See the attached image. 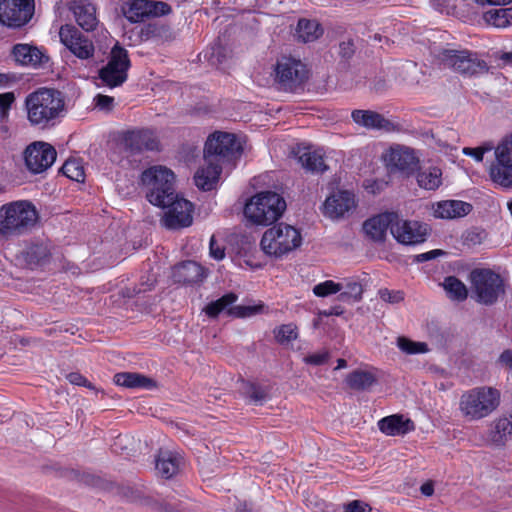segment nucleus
Masks as SVG:
<instances>
[{"label":"nucleus","instance_id":"obj_28","mask_svg":"<svg viewBox=\"0 0 512 512\" xmlns=\"http://www.w3.org/2000/svg\"><path fill=\"white\" fill-rule=\"evenodd\" d=\"M351 117L356 124L367 129H377L390 132L395 128V125L390 120L375 111L356 109L352 111Z\"/></svg>","mask_w":512,"mask_h":512},{"label":"nucleus","instance_id":"obj_32","mask_svg":"<svg viewBox=\"0 0 512 512\" xmlns=\"http://www.w3.org/2000/svg\"><path fill=\"white\" fill-rule=\"evenodd\" d=\"M180 460L176 453L160 451L156 458V470L163 478H172L179 471Z\"/></svg>","mask_w":512,"mask_h":512},{"label":"nucleus","instance_id":"obj_43","mask_svg":"<svg viewBox=\"0 0 512 512\" xmlns=\"http://www.w3.org/2000/svg\"><path fill=\"white\" fill-rule=\"evenodd\" d=\"M487 23L504 28L512 24V7L490 10L485 14Z\"/></svg>","mask_w":512,"mask_h":512},{"label":"nucleus","instance_id":"obj_40","mask_svg":"<svg viewBox=\"0 0 512 512\" xmlns=\"http://www.w3.org/2000/svg\"><path fill=\"white\" fill-rule=\"evenodd\" d=\"M170 27L158 21L149 22L140 27L138 36L141 41H149L152 39H160L167 36Z\"/></svg>","mask_w":512,"mask_h":512},{"label":"nucleus","instance_id":"obj_56","mask_svg":"<svg viewBox=\"0 0 512 512\" xmlns=\"http://www.w3.org/2000/svg\"><path fill=\"white\" fill-rule=\"evenodd\" d=\"M68 381L77 386L87 387L89 389H94V386L84 377L82 374L78 372H72L67 375Z\"/></svg>","mask_w":512,"mask_h":512},{"label":"nucleus","instance_id":"obj_2","mask_svg":"<svg viewBox=\"0 0 512 512\" xmlns=\"http://www.w3.org/2000/svg\"><path fill=\"white\" fill-rule=\"evenodd\" d=\"M38 212L28 200H18L0 207V236L18 237L28 233L37 223Z\"/></svg>","mask_w":512,"mask_h":512},{"label":"nucleus","instance_id":"obj_55","mask_svg":"<svg viewBox=\"0 0 512 512\" xmlns=\"http://www.w3.org/2000/svg\"><path fill=\"white\" fill-rule=\"evenodd\" d=\"M247 395L255 403L263 401L266 397L265 391L254 383L248 385Z\"/></svg>","mask_w":512,"mask_h":512},{"label":"nucleus","instance_id":"obj_12","mask_svg":"<svg viewBox=\"0 0 512 512\" xmlns=\"http://www.w3.org/2000/svg\"><path fill=\"white\" fill-rule=\"evenodd\" d=\"M489 175L492 181L502 187H512V132L495 147V162Z\"/></svg>","mask_w":512,"mask_h":512},{"label":"nucleus","instance_id":"obj_6","mask_svg":"<svg viewBox=\"0 0 512 512\" xmlns=\"http://www.w3.org/2000/svg\"><path fill=\"white\" fill-rule=\"evenodd\" d=\"M301 243L300 230L289 224L279 223L264 232L260 247L266 255L280 258L298 248Z\"/></svg>","mask_w":512,"mask_h":512},{"label":"nucleus","instance_id":"obj_26","mask_svg":"<svg viewBox=\"0 0 512 512\" xmlns=\"http://www.w3.org/2000/svg\"><path fill=\"white\" fill-rule=\"evenodd\" d=\"M379 430L387 436H403L415 430V423L402 414H393L378 421Z\"/></svg>","mask_w":512,"mask_h":512},{"label":"nucleus","instance_id":"obj_51","mask_svg":"<svg viewBox=\"0 0 512 512\" xmlns=\"http://www.w3.org/2000/svg\"><path fill=\"white\" fill-rule=\"evenodd\" d=\"M209 254L217 261H220L225 257V246L218 243L214 235L211 236L209 241Z\"/></svg>","mask_w":512,"mask_h":512},{"label":"nucleus","instance_id":"obj_46","mask_svg":"<svg viewBox=\"0 0 512 512\" xmlns=\"http://www.w3.org/2000/svg\"><path fill=\"white\" fill-rule=\"evenodd\" d=\"M397 344L401 351L409 355L422 354L429 350L425 342H415L404 336L398 338Z\"/></svg>","mask_w":512,"mask_h":512},{"label":"nucleus","instance_id":"obj_49","mask_svg":"<svg viewBox=\"0 0 512 512\" xmlns=\"http://www.w3.org/2000/svg\"><path fill=\"white\" fill-rule=\"evenodd\" d=\"M380 299L390 304H398L405 298V294L402 290H390L388 288H382L378 291Z\"/></svg>","mask_w":512,"mask_h":512},{"label":"nucleus","instance_id":"obj_63","mask_svg":"<svg viewBox=\"0 0 512 512\" xmlns=\"http://www.w3.org/2000/svg\"><path fill=\"white\" fill-rule=\"evenodd\" d=\"M499 359L504 365L512 369V350H505L502 352Z\"/></svg>","mask_w":512,"mask_h":512},{"label":"nucleus","instance_id":"obj_30","mask_svg":"<svg viewBox=\"0 0 512 512\" xmlns=\"http://www.w3.org/2000/svg\"><path fill=\"white\" fill-rule=\"evenodd\" d=\"M488 439L495 447H504L509 440H512V414L493 421Z\"/></svg>","mask_w":512,"mask_h":512},{"label":"nucleus","instance_id":"obj_58","mask_svg":"<svg viewBox=\"0 0 512 512\" xmlns=\"http://www.w3.org/2000/svg\"><path fill=\"white\" fill-rule=\"evenodd\" d=\"M445 252L441 249L430 250L425 253L418 254L414 257V261L417 263H423L437 258L438 256L444 255Z\"/></svg>","mask_w":512,"mask_h":512},{"label":"nucleus","instance_id":"obj_60","mask_svg":"<svg viewBox=\"0 0 512 512\" xmlns=\"http://www.w3.org/2000/svg\"><path fill=\"white\" fill-rule=\"evenodd\" d=\"M156 284V278L155 277H148L147 281L141 282L135 289L134 292L136 294L144 293L147 291H150L154 288Z\"/></svg>","mask_w":512,"mask_h":512},{"label":"nucleus","instance_id":"obj_62","mask_svg":"<svg viewBox=\"0 0 512 512\" xmlns=\"http://www.w3.org/2000/svg\"><path fill=\"white\" fill-rule=\"evenodd\" d=\"M343 313H344L343 307L339 306V305H336V306H331L327 310H323L321 312V315L326 316V317H329V316H341Z\"/></svg>","mask_w":512,"mask_h":512},{"label":"nucleus","instance_id":"obj_22","mask_svg":"<svg viewBox=\"0 0 512 512\" xmlns=\"http://www.w3.org/2000/svg\"><path fill=\"white\" fill-rule=\"evenodd\" d=\"M355 207V195L346 190H339L325 200L324 213L330 218H339Z\"/></svg>","mask_w":512,"mask_h":512},{"label":"nucleus","instance_id":"obj_3","mask_svg":"<svg viewBox=\"0 0 512 512\" xmlns=\"http://www.w3.org/2000/svg\"><path fill=\"white\" fill-rule=\"evenodd\" d=\"M174 172L162 165L145 169L141 182L146 189V198L154 206L165 207L178 194L175 189Z\"/></svg>","mask_w":512,"mask_h":512},{"label":"nucleus","instance_id":"obj_35","mask_svg":"<svg viewBox=\"0 0 512 512\" xmlns=\"http://www.w3.org/2000/svg\"><path fill=\"white\" fill-rule=\"evenodd\" d=\"M342 287L338 299L343 302H358L362 299L363 285L356 277L344 278L339 282Z\"/></svg>","mask_w":512,"mask_h":512},{"label":"nucleus","instance_id":"obj_25","mask_svg":"<svg viewBox=\"0 0 512 512\" xmlns=\"http://www.w3.org/2000/svg\"><path fill=\"white\" fill-rule=\"evenodd\" d=\"M71 11L77 24L85 31H94L99 24L96 16V6L89 0H73Z\"/></svg>","mask_w":512,"mask_h":512},{"label":"nucleus","instance_id":"obj_33","mask_svg":"<svg viewBox=\"0 0 512 512\" xmlns=\"http://www.w3.org/2000/svg\"><path fill=\"white\" fill-rule=\"evenodd\" d=\"M114 383L125 388H152L155 386L153 379L133 372L116 373Z\"/></svg>","mask_w":512,"mask_h":512},{"label":"nucleus","instance_id":"obj_5","mask_svg":"<svg viewBox=\"0 0 512 512\" xmlns=\"http://www.w3.org/2000/svg\"><path fill=\"white\" fill-rule=\"evenodd\" d=\"M501 395L493 387H475L464 392L460 397L459 410L469 421L488 417L500 405Z\"/></svg>","mask_w":512,"mask_h":512},{"label":"nucleus","instance_id":"obj_15","mask_svg":"<svg viewBox=\"0 0 512 512\" xmlns=\"http://www.w3.org/2000/svg\"><path fill=\"white\" fill-rule=\"evenodd\" d=\"M61 43L78 59H92L95 54L93 41L71 24L62 25L59 30Z\"/></svg>","mask_w":512,"mask_h":512},{"label":"nucleus","instance_id":"obj_50","mask_svg":"<svg viewBox=\"0 0 512 512\" xmlns=\"http://www.w3.org/2000/svg\"><path fill=\"white\" fill-rule=\"evenodd\" d=\"M486 236L487 234L485 230L473 228L466 231V233L463 236V240L464 243L467 245H478L485 240Z\"/></svg>","mask_w":512,"mask_h":512},{"label":"nucleus","instance_id":"obj_24","mask_svg":"<svg viewBox=\"0 0 512 512\" xmlns=\"http://www.w3.org/2000/svg\"><path fill=\"white\" fill-rule=\"evenodd\" d=\"M173 277L177 283L193 285L203 282L207 269L199 263L187 260L174 267Z\"/></svg>","mask_w":512,"mask_h":512},{"label":"nucleus","instance_id":"obj_20","mask_svg":"<svg viewBox=\"0 0 512 512\" xmlns=\"http://www.w3.org/2000/svg\"><path fill=\"white\" fill-rule=\"evenodd\" d=\"M162 208L166 209L163 222L169 229L188 227L193 222V204L179 195Z\"/></svg>","mask_w":512,"mask_h":512},{"label":"nucleus","instance_id":"obj_38","mask_svg":"<svg viewBox=\"0 0 512 512\" xmlns=\"http://www.w3.org/2000/svg\"><path fill=\"white\" fill-rule=\"evenodd\" d=\"M418 185L425 190H436L442 184V171L438 167H429L417 174Z\"/></svg>","mask_w":512,"mask_h":512},{"label":"nucleus","instance_id":"obj_45","mask_svg":"<svg viewBox=\"0 0 512 512\" xmlns=\"http://www.w3.org/2000/svg\"><path fill=\"white\" fill-rule=\"evenodd\" d=\"M273 334L279 344H284L298 338V328L293 323L282 324L273 330Z\"/></svg>","mask_w":512,"mask_h":512},{"label":"nucleus","instance_id":"obj_34","mask_svg":"<svg viewBox=\"0 0 512 512\" xmlns=\"http://www.w3.org/2000/svg\"><path fill=\"white\" fill-rule=\"evenodd\" d=\"M376 381V377L372 372L361 369L350 372L345 378L347 386L355 391L367 390L375 384Z\"/></svg>","mask_w":512,"mask_h":512},{"label":"nucleus","instance_id":"obj_11","mask_svg":"<svg viewBox=\"0 0 512 512\" xmlns=\"http://www.w3.org/2000/svg\"><path fill=\"white\" fill-rule=\"evenodd\" d=\"M242 151L243 148L234 134L215 132L205 142L204 159L222 162L240 156Z\"/></svg>","mask_w":512,"mask_h":512},{"label":"nucleus","instance_id":"obj_19","mask_svg":"<svg viewBox=\"0 0 512 512\" xmlns=\"http://www.w3.org/2000/svg\"><path fill=\"white\" fill-rule=\"evenodd\" d=\"M57 157L55 148L46 142H34L25 150V164L33 174H39L52 166Z\"/></svg>","mask_w":512,"mask_h":512},{"label":"nucleus","instance_id":"obj_64","mask_svg":"<svg viewBox=\"0 0 512 512\" xmlns=\"http://www.w3.org/2000/svg\"><path fill=\"white\" fill-rule=\"evenodd\" d=\"M420 491L425 496H432L434 493V485L431 481L425 482L421 485Z\"/></svg>","mask_w":512,"mask_h":512},{"label":"nucleus","instance_id":"obj_8","mask_svg":"<svg viewBox=\"0 0 512 512\" xmlns=\"http://www.w3.org/2000/svg\"><path fill=\"white\" fill-rule=\"evenodd\" d=\"M309 78V70L301 60L291 56L280 57L274 67V81L279 89L295 92Z\"/></svg>","mask_w":512,"mask_h":512},{"label":"nucleus","instance_id":"obj_4","mask_svg":"<svg viewBox=\"0 0 512 512\" xmlns=\"http://www.w3.org/2000/svg\"><path fill=\"white\" fill-rule=\"evenodd\" d=\"M286 209L285 199L273 191H262L252 196L244 206L245 217L256 225L275 223Z\"/></svg>","mask_w":512,"mask_h":512},{"label":"nucleus","instance_id":"obj_53","mask_svg":"<svg viewBox=\"0 0 512 512\" xmlns=\"http://www.w3.org/2000/svg\"><path fill=\"white\" fill-rule=\"evenodd\" d=\"M355 54V45L353 40L342 41L339 44V56L344 60H350Z\"/></svg>","mask_w":512,"mask_h":512},{"label":"nucleus","instance_id":"obj_14","mask_svg":"<svg viewBox=\"0 0 512 512\" xmlns=\"http://www.w3.org/2000/svg\"><path fill=\"white\" fill-rule=\"evenodd\" d=\"M34 0H0V23L19 28L27 24L34 14Z\"/></svg>","mask_w":512,"mask_h":512},{"label":"nucleus","instance_id":"obj_57","mask_svg":"<svg viewBox=\"0 0 512 512\" xmlns=\"http://www.w3.org/2000/svg\"><path fill=\"white\" fill-rule=\"evenodd\" d=\"M329 359L328 352L313 353L304 358L305 363L319 366L325 364Z\"/></svg>","mask_w":512,"mask_h":512},{"label":"nucleus","instance_id":"obj_44","mask_svg":"<svg viewBox=\"0 0 512 512\" xmlns=\"http://www.w3.org/2000/svg\"><path fill=\"white\" fill-rule=\"evenodd\" d=\"M61 172L73 181L84 182L85 180V170L80 159L66 160L61 167Z\"/></svg>","mask_w":512,"mask_h":512},{"label":"nucleus","instance_id":"obj_23","mask_svg":"<svg viewBox=\"0 0 512 512\" xmlns=\"http://www.w3.org/2000/svg\"><path fill=\"white\" fill-rule=\"evenodd\" d=\"M26 267L33 270L45 266L51 258L50 246L44 241L29 243L21 252Z\"/></svg>","mask_w":512,"mask_h":512},{"label":"nucleus","instance_id":"obj_16","mask_svg":"<svg viewBox=\"0 0 512 512\" xmlns=\"http://www.w3.org/2000/svg\"><path fill=\"white\" fill-rule=\"evenodd\" d=\"M125 18L131 23H138L149 17H160L171 13L169 4L154 0H131L122 6Z\"/></svg>","mask_w":512,"mask_h":512},{"label":"nucleus","instance_id":"obj_21","mask_svg":"<svg viewBox=\"0 0 512 512\" xmlns=\"http://www.w3.org/2000/svg\"><path fill=\"white\" fill-rule=\"evenodd\" d=\"M398 218L395 212H384L367 219L363 224L365 234L375 242H382L386 238L387 230H391L393 222Z\"/></svg>","mask_w":512,"mask_h":512},{"label":"nucleus","instance_id":"obj_13","mask_svg":"<svg viewBox=\"0 0 512 512\" xmlns=\"http://www.w3.org/2000/svg\"><path fill=\"white\" fill-rule=\"evenodd\" d=\"M382 160L390 170L399 171L407 176L414 174L420 163L413 148L400 144L390 146L382 154Z\"/></svg>","mask_w":512,"mask_h":512},{"label":"nucleus","instance_id":"obj_47","mask_svg":"<svg viewBox=\"0 0 512 512\" xmlns=\"http://www.w3.org/2000/svg\"><path fill=\"white\" fill-rule=\"evenodd\" d=\"M341 290L342 287L339 286V282H334L333 280H325L313 287V293L317 297H327L336 294Z\"/></svg>","mask_w":512,"mask_h":512},{"label":"nucleus","instance_id":"obj_41","mask_svg":"<svg viewBox=\"0 0 512 512\" xmlns=\"http://www.w3.org/2000/svg\"><path fill=\"white\" fill-rule=\"evenodd\" d=\"M443 287L449 298L456 301H464L467 299L468 290L465 284L456 276H448L444 279Z\"/></svg>","mask_w":512,"mask_h":512},{"label":"nucleus","instance_id":"obj_52","mask_svg":"<svg viewBox=\"0 0 512 512\" xmlns=\"http://www.w3.org/2000/svg\"><path fill=\"white\" fill-rule=\"evenodd\" d=\"M388 182L380 179H366L363 183V187L368 193L378 194L380 193L386 186Z\"/></svg>","mask_w":512,"mask_h":512},{"label":"nucleus","instance_id":"obj_27","mask_svg":"<svg viewBox=\"0 0 512 512\" xmlns=\"http://www.w3.org/2000/svg\"><path fill=\"white\" fill-rule=\"evenodd\" d=\"M206 165L200 167L194 176L195 185L203 191L213 190L220 178L222 167L214 159H204Z\"/></svg>","mask_w":512,"mask_h":512},{"label":"nucleus","instance_id":"obj_18","mask_svg":"<svg viewBox=\"0 0 512 512\" xmlns=\"http://www.w3.org/2000/svg\"><path fill=\"white\" fill-rule=\"evenodd\" d=\"M430 228L419 221L403 220L399 217L391 226V234L397 242L404 245H417L425 242Z\"/></svg>","mask_w":512,"mask_h":512},{"label":"nucleus","instance_id":"obj_36","mask_svg":"<svg viewBox=\"0 0 512 512\" xmlns=\"http://www.w3.org/2000/svg\"><path fill=\"white\" fill-rule=\"evenodd\" d=\"M323 34L321 24L316 20L300 19L296 28V35L304 43L313 42Z\"/></svg>","mask_w":512,"mask_h":512},{"label":"nucleus","instance_id":"obj_37","mask_svg":"<svg viewBox=\"0 0 512 512\" xmlns=\"http://www.w3.org/2000/svg\"><path fill=\"white\" fill-rule=\"evenodd\" d=\"M302 166L312 173L322 174L328 170L325 164L324 156L319 151H311L307 149L299 156Z\"/></svg>","mask_w":512,"mask_h":512},{"label":"nucleus","instance_id":"obj_17","mask_svg":"<svg viewBox=\"0 0 512 512\" xmlns=\"http://www.w3.org/2000/svg\"><path fill=\"white\" fill-rule=\"evenodd\" d=\"M442 59L456 72L466 76L480 74L488 69L484 60L479 59L475 53L467 50H445L442 53Z\"/></svg>","mask_w":512,"mask_h":512},{"label":"nucleus","instance_id":"obj_54","mask_svg":"<svg viewBox=\"0 0 512 512\" xmlns=\"http://www.w3.org/2000/svg\"><path fill=\"white\" fill-rule=\"evenodd\" d=\"M95 106L103 111H111L114 106V98L108 95L98 94L94 98Z\"/></svg>","mask_w":512,"mask_h":512},{"label":"nucleus","instance_id":"obj_59","mask_svg":"<svg viewBox=\"0 0 512 512\" xmlns=\"http://www.w3.org/2000/svg\"><path fill=\"white\" fill-rule=\"evenodd\" d=\"M14 101H15V96L12 92H6V93L0 94V111L9 110Z\"/></svg>","mask_w":512,"mask_h":512},{"label":"nucleus","instance_id":"obj_39","mask_svg":"<svg viewBox=\"0 0 512 512\" xmlns=\"http://www.w3.org/2000/svg\"><path fill=\"white\" fill-rule=\"evenodd\" d=\"M237 299L238 296L235 293H226L217 300L208 303L204 308V312L208 317L216 318L223 311L227 313V310L230 307H232V305L237 301Z\"/></svg>","mask_w":512,"mask_h":512},{"label":"nucleus","instance_id":"obj_48","mask_svg":"<svg viewBox=\"0 0 512 512\" xmlns=\"http://www.w3.org/2000/svg\"><path fill=\"white\" fill-rule=\"evenodd\" d=\"M494 150L495 147L492 142H484L477 147H464L462 153L466 156L472 157L476 162H482L485 153Z\"/></svg>","mask_w":512,"mask_h":512},{"label":"nucleus","instance_id":"obj_10","mask_svg":"<svg viewBox=\"0 0 512 512\" xmlns=\"http://www.w3.org/2000/svg\"><path fill=\"white\" fill-rule=\"evenodd\" d=\"M119 141L123 149L130 155L160 151L161 148L160 139L156 131L147 127L122 131L119 134Z\"/></svg>","mask_w":512,"mask_h":512},{"label":"nucleus","instance_id":"obj_1","mask_svg":"<svg viewBox=\"0 0 512 512\" xmlns=\"http://www.w3.org/2000/svg\"><path fill=\"white\" fill-rule=\"evenodd\" d=\"M24 108L30 126L48 130L60 124L65 117L66 96L58 89L40 87L26 96Z\"/></svg>","mask_w":512,"mask_h":512},{"label":"nucleus","instance_id":"obj_42","mask_svg":"<svg viewBox=\"0 0 512 512\" xmlns=\"http://www.w3.org/2000/svg\"><path fill=\"white\" fill-rule=\"evenodd\" d=\"M265 305L259 301L253 305H235L227 310V315L233 318L245 319L264 313Z\"/></svg>","mask_w":512,"mask_h":512},{"label":"nucleus","instance_id":"obj_31","mask_svg":"<svg viewBox=\"0 0 512 512\" xmlns=\"http://www.w3.org/2000/svg\"><path fill=\"white\" fill-rule=\"evenodd\" d=\"M12 54L15 61L23 66L36 67L42 64L44 58V54L40 49L22 43L13 46Z\"/></svg>","mask_w":512,"mask_h":512},{"label":"nucleus","instance_id":"obj_9","mask_svg":"<svg viewBox=\"0 0 512 512\" xmlns=\"http://www.w3.org/2000/svg\"><path fill=\"white\" fill-rule=\"evenodd\" d=\"M130 66L128 51L116 44L111 49L107 64L99 70V79L110 88L121 86L128 78Z\"/></svg>","mask_w":512,"mask_h":512},{"label":"nucleus","instance_id":"obj_29","mask_svg":"<svg viewBox=\"0 0 512 512\" xmlns=\"http://www.w3.org/2000/svg\"><path fill=\"white\" fill-rule=\"evenodd\" d=\"M472 205L461 200H444L433 206V215L439 219H454L468 215Z\"/></svg>","mask_w":512,"mask_h":512},{"label":"nucleus","instance_id":"obj_7","mask_svg":"<svg viewBox=\"0 0 512 512\" xmlns=\"http://www.w3.org/2000/svg\"><path fill=\"white\" fill-rule=\"evenodd\" d=\"M469 279L477 302L492 305L505 293V284L500 274L489 268H475Z\"/></svg>","mask_w":512,"mask_h":512},{"label":"nucleus","instance_id":"obj_61","mask_svg":"<svg viewBox=\"0 0 512 512\" xmlns=\"http://www.w3.org/2000/svg\"><path fill=\"white\" fill-rule=\"evenodd\" d=\"M365 506L367 505L362 501L354 500L345 506L343 512H365Z\"/></svg>","mask_w":512,"mask_h":512}]
</instances>
